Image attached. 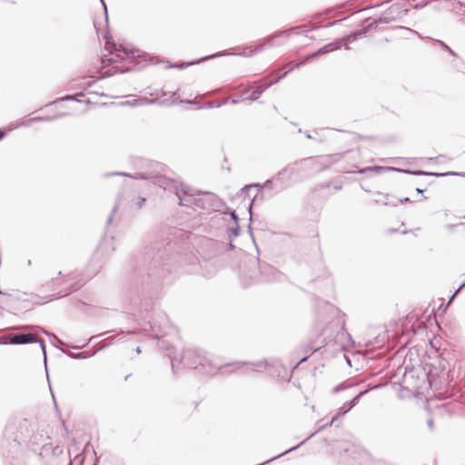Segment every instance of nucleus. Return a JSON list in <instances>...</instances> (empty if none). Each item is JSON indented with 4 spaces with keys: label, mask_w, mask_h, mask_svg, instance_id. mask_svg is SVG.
Wrapping results in <instances>:
<instances>
[{
    "label": "nucleus",
    "mask_w": 465,
    "mask_h": 465,
    "mask_svg": "<svg viewBox=\"0 0 465 465\" xmlns=\"http://www.w3.org/2000/svg\"><path fill=\"white\" fill-rule=\"evenodd\" d=\"M154 183L163 191L173 193L179 200L180 205L195 210L199 191L164 176H156Z\"/></svg>",
    "instance_id": "1"
},
{
    "label": "nucleus",
    "mask_w": 465,
    "mask_h": 465,
    "mask_svg": "<svg viewBox=\"0 0 465 465\" xmlns=\"http://www.w3.org/2000/svg\"><path fill=\"white\" fill-rule=\"evenodd\" d=\"M14 330H21V331H30L33 332L28 333H15V334H9L5 337L6 340H8V342L11 344H27V343H34V342H39L41 349L43 351L44 355L45 356V342L42 339L38 338V331H42L45 333L46 335H51L49 331L45 330L44 328L36 325H20L15 326L13 328Z\"/></svg>",
    "instance_id": "2"
},
{
    "label": "nucleus",
    "mask_w": 465,
    "mask_h": 465,
    "mask_svg": "<svg viewBox=\"0 0 465 465\" xmlns=\"http://www.w3.org/2000/svg\"><path fill=\"white\" fill-rule=\"evenodd\" d=\"M182 361L191 369H203L205 374L211 375L220 367L213 365L201 351L188 349L184 351Z\"/></svg>",
    "instance_id": "3"
},
{
    "label": "nucleus",
    "mask_w": 465,
    "mask_h": 465,
    "mask_svg": "<svg viewBox=\"0 0 465 465\" xmlns=\"http://www.w3.org/2000/svg\"><path fill=\"white\" fill-rule=\"evenodd\" d=\"M362 35V33L352 34V35H348L346 38L338 39V40H336V41H334L332 43H330V44L321 47L316 52L312 53V54L306 55L303 58L302 61H301L300 63L295 64L292 67H290L289 71H292L293 68H295V67H297V66H299L301 64H303L309 59H311L312 57H315L318 54H327V53L331 52L333 50L340 49L342 45H345L347 47L348 45L351 44L352 42H354L356 40L358 35Z\"/></svg>",
    "instance_id": "4"
},
{
    "label": "nucleus",
    "mask_w": 465,
    "mask_h": 465,
    "mask_svg": "<svg viewBox=\"0 0 465 465\" xmlns=\"http://www.w3.org/2000/svg\"><path fill=\"white\" fill-rule=\"evenodd\" d=\"M318 163L319 159L317 158L303 159L280 171L277 178L281 180L290 178L293 173L302 170L315 169L316 171H321L322 168H317Z\"/></svg>",
    "instance_id": "5"
},
{
    "label": "nucleus",
    "mask_w": 465,
    "mask_h": 465,
    "mask_svg": "<svg viewBox=\"0 0 465 465\" xmlns=\"http://www.w3.org/2000/svg\"><path fill=\"white\" fill-rule=\"evenodd\" d=\"M223 201L214 193L210 192H198V198L195 210L220 211L223 207Z\"/></svg>",
    "instance_id": "6"
},
{
    "label": "nucleus",
    "mask_w": 465,
    "mask_h": 465,
    "mask_svg": "<svg viewBox=\"0 0 465 465\" xmlns=\"http://www.w3.org/2000/svg\"><path fill=\"white\" fill-rule=\"evenodd\" d=\"M297 28H292L288 31H282L276 35L268 36L262 40L260 44H257L255 45H250L246 47L245 49L249 50L250 52L248 54H243L244 56H251L256 53L262 52L264 48L269 46H274L279 45L281 43L278 42L280 38H287L291 35V33L296 32Z\"/></svg>",
    "instance_id": "7"
},
{
    "label": "nucleus",
    "mask_w": 465,
    "mask_h": 465,
    "mask_svg": "<svg viewBox=\"0 0 465 465\" xmlns=\"http://www.w3.org/2000/svg\"><path fill=\"white\" fill-rule=\"evenodd\" d=\"M402 387L412 392H419L420 390V380L418 371L414 367H405L402 375Z\"/></svg>",
    "instance_id": "8"
},
{
    "label": "nucleus",
    "mask_w": 465,
    "mask_h": 465,
    "mask_svg": "<svg viewBox=\"0 0 465 465\" xmlns=\"http://www.w3.org/2000/svg\"><path fill=\"white\" fill-rule=\"evenodd\" d=\"M289 69L284 72L283 74L278 75L274 80H272L270 82H266V78L260 80L258 82H255V89L252 92V94L247 96V98H242V100H249V101H256L261 94L270 86L272 84L278 83L281 79H282L288 73Z\"/></svg>",
    "instance_id": "9"
},
{
    "label": "nucleus",
    "mask_w": 465,
    "mask_h": 465,
    "mask_svg": "<svg viewBox=\"0 0 465 465\" xmlns=\"http://www.w3.org/2000/svg\"><path fill=\"white\" fill-rule=\"evenodd\" d=\"M105 48L109 50V52L113 54L114 51L116 53L115 57L112 58H103L102 62L103 64H113L117 63L118 61H122L124 59V56L128 54V51L125 48H123L120 46V49H118L114 43L106 42Z\"/></svg>",
    "instance_id": "10"
},
{
    "label": "nucleus",
    "mask_w": 465,
    "mask_h": 465,
    "mask_svg": "<svg viewBox=\"0 0 465 465\" xmlns=\"http://www.w3.org/2000/svg\"><path fill=\"white\" fill-rule=\"evenodd\" d=\"M167 324H168L167 321L164 322L163 326L159 325L158 327L156 326L155 323H153V324L150 323V330L143 329V331L146 334H149L148 332L151 331L150 334L153 337L159 339L160 337H163L165 334H167V331H163V329H165L167 327Z\"/></svg>",
    "instance_id": "11"
},
{
    "label": "nucleus",
    "mask_w": 465,
    "mask_h": 465,
    "mask_svg": "<svg viewBox=\"0 0 465 465\" xmlns=\"http://www.w3.org/2000/svg\"><path fill=\"white\" fill-rule=\"evenodd\" d=\"M262 281H266V282L279 280L281 277L280 272L269 265H266L262 268Z\"/></svg>",
    "instance_id": "12"
},
{
    "label": "nucleus",
    "mask_w": 465,
    "mask_h": 465,
    "mask_svg": "<svg viewBox=\"0 0 465 465\" xmlns=\"http://www.w3.org/2000/svg\"><path fill=\"white\" fill-rule=\"evenodd\" d=\"M235 366L237 369L244 368L246 370H249L250 368L252 371H259L261 368H266L267 363L263 361H257V362H237L234 364H229L227 367Z\"/></svg>",
    "instance_id": "13"
},
{
    "label": "nucleus",
    "mask_w": 465,
    "mask_h": 465,
    "mask_svg": "<svg viewBox=\"0 0 465 465\" xmlns=\"http://www.w3.org/2000/svg\"><path fill=\"white\" fill-rule=\"evenodd\" d=\"M257 188L258 190H261L262 186L260 183H255V184H249V185H245L243 186L240 192L237 193L239 197H248L250 198V195H249V192L253 188Z\"/></svg>",
    "instance_id": "14"
},
{
    "label": "nucleus",
    "mask_w": 465,
    "mask_h": 465,
    "mask_svg": "<svg viewBox=\"0 0 465 465\" xmlns=\"http://www.w3.org/2000/svg\"><path fill=\"white\" fill-rule=\"evenodd\" d=\"M351 405L348 402H345L338 411L337 414L332 417L331 420L330 421V424L334 423V421L338 419V417L341 415H345L347 412H349L351 410Z\"/></svg>",
    "instance_id": "15"
},
{
    "label": "nucleus",
    "mask_w": 465,
    "mask_h": 465,
    "mask_svg": "<svg viewBox=\"0 0 465 465\" xmlns=\"http://www.w3.org/2000/svg\"><path fill=\"white\" fill-rule=\"evenodd\" d=\"M140 106L158 103V98L149 99L147 97L138 98Z\"/></svg>",
    "instance_id": "16"
},
{
    "label": "nucleus",
    "mask_w": 465,
    "mask_h": 465,
    "mask_svg": "<svg viewBox=\"0 0 465 465\" xmlns=\"http://www.w3.org/2000/svg\"><path fill=\"white\" fill-rule=\"evenodd\" d=\"M176 103H187V104H193L194 102L192 100H179L177 97V92H173L172 94V101L169 103V104H173Z\"/></svg>",
    "instance_id": "17"
},
{
    "label": "nucleus",
    "mask_w": 465,
    "mask_h": 465,
    "mask_svg": "<svg viewBox=\"0 0 465 465\" xmlns=\"http://www.w3.org/2000/svg\"><path fill=\"white\" fill-rule=\"evenodd\" d=\"M191 259H192L191 268H189L187 270V272L190 273L196 272L198 270V260L195 256H192Z\"/></svg>",
    "instance_id": "18"
},
{
    "label": "nucleus",
    "mask_w": 465,
    "mask_h": 465,
    "mask_svg": "<svg viewBox=\"0 0 465 465\" xmlns=\"http://www.w3.org/2000/svg\"><path fill=\"white\" fill-rule=\"evenodd\" d=\"M112 174L132 177V175L128 174L127 173H113ZM133 178H134V179H148V176L142 174V173H138L136 175H134Z\"/></svg>",
    "instance_id": "19"
},
{
    "label": "nucleus",
    "mask_w": 465,
    "mask_h": 465,
    "mask_svg": "<svg viewBox=\"0 0 465 465\" xmlns=\"http://www.w3.org/2000/svg\"><path fill=\"white\" fill-rule=\"evenodd\" d=\"M435 42L439 45H440L443 48H445V50H447L451 55L453 56H456V53L448 45H446L443 41L441 40H435Z\"/></svg>",
    "instance_id": "20"
},
{
    "label": "nucleus",
    "mask_w": 465,
    "mask_h": 465,
    "mask_svg": "<svg viewBox=\"0 0 465 465\" xmlns=\"http://www.w3.org/2000/svg\"><path fill=\"white\" fill-rule=\"evenodd\" d=\"M365 393H366V391H361L357 396H355L351 401L348 402L350 404V406L351 405V408H353L359 402L361 396Z\"/></svg>",
    "instance_id": "21"
},
{
    "label": "nucleus",
    "mask_w": 465,
    "mask_h": 465,
    "mask_svg": "<svg viewBox=\"0 0 465 465\" xmlns=\"http://www.w3.org/2000/svg\"><path fill=\"white\" fill-rule=\"evenodd\" d=\"M384 168L383 167H369V168H365V169H361L359 171V173H366L367 171H374L376 173H379L381 172V170H383Z\"/></svg>",
    "instance_id": "22"
},
{
    "label": "nucleus",
    "mask_w": 465,
    "mask_h": 465,
    "mask_svg": "<svg viewBox=\"0 0 465 465\" xmlns=\"http://www.w3.org/2000/svg\"><path fill=\"white\" fill-rule=\"evenodd\" d=\"M54 118L55 117H35V118L30 119L29 121L30 122H33V121H52Z\"/></svg>",
    "instance_id": "23"
},
{
    "label": "nucleus",
    "mask_w": 465,
    "mask_h": 465,
    "mask_svg": "<svg viewBox=\"0 0 465 465\" xmlns=\"http://www.w3.org/2000/svg\"><path fill=\"white\" fill-rule=\"evenodd\" d=\"M71 357L74 358V359H85L87 358V356L85 355L84 352H80V353H77V354H71Z\"/></svg>",
    "instance_id": "24"
},
{
    "label": "nucleus",
    "mask_w": 465,
    "mask_h": 465,
    "mask_svg": "<svg viewBox=\"0 0 465 465\" xmlns=\"http://www.w3.org/2000/svg\"><path fill=\"white\" fill-rule=\"evenodd\" d=\"M125 104L130 105V106H140L138 99H134L132 101H127Z\"/></svg>",
    "instance_id": "25"
},
{
    "label": "nucleus",
    "mask_w": 465,
    "mask_h": 465,
    "mask_svg": "<svg viewBox=\"0 0 465 465\" xmlns=\"http://www.w3.org/2000/svg\"><path fill=\"white\" fill-rule=\"evenodd\" d=\"M239 225L237 224L234 228H231V232L234 236H237L239 234Z\"/></svg>",
    "instance_id": "26"
},
{
    "label": "nucleus",
    "mask_w": 465,
    "mask_h": 465,
    "mask_svg": "<svg viewBox=\"0 0 465 465\" xmlns=\"http://www.w3.org/2000/svg\"><path fill=\"white\" fill-rule=\"evenodd\" d=\"M264 187L268 188V189H272V180H267L265 183H264Z\"/></svg>",
    "instance_id": "27"
},
{
    "label": "nucleus",
    "mask_w": 465,
    "mask_h": 465,
    "mask_svg": "<svg viewBox=\"0 0 465 465\" xmlns=\"http://www.w3.org/2000/svg\"><path fill=\"white\" fill-rule=\"evenodd\" d=\"M343 389H344V387L342 385H338V386L334 387L332 391H333L334 393H336V392H338V391H340L341 390H343Z\"/></svg>",
    "instance_id": "28"
},
{
    "label": "nucleus",
    "mask_w": 465,
    "mask_h": 465,
    "mask_svg": "<svg viewBox=\"0 0 465 465\" xmlns=\"http://www.w3.org/2000/svg\"><path fill=\"white\" fill-rule=\"evenodd\" d=\"M169 357L171 358L172 367H173V369L174 370V369H175V367H176V359H175V358H173V357L171 356V354L169 355Z\"/></svg>",
    "instance_id": "29"
},
{
    "label": "nucleus",
    "mask_w": 465,
    "mask_h": 465,
    "mask_svg": "<svg viewBox=\"0 0 465 465\" xmlns=\"http://www.w3.org/2000/svg\"><path fill=\"white\" fill-rule=\"evenodd\" d=\"M242 282H243V284H244V285H249V284L252 283V282H253V281H252V277L251 276V281H247V280H245V279L242 277Z\"/></svg>",
    "instance_id": "30"
},
{
    "label": "nucleus",
    "mask_w": 465,
    "mask_h": 465,
    "mask_svg": "<svg viewBox=\"0 0 465 465\" xmlns=\"http://www.w3.org/2000/svg\"><path fill=\"white\" fill-rule=\"evenodd\" d=\"M217 55H218V54H214V55H210V56L203 57V58L199 59V60L197 61V63H199V62H201V61H204V60L209 59V58H212V57H215V56H217Z\"/></svg>",
    "instance_id": "31"
},
{
    "label": "nucleus",
    "mask_w": 465,
    "mask_h": 465,
    "mask_svg": "<svg viewBox=\"0 0 465 465\" xmlns=\"http://www.w3.org/2000/svg\"><path fill=\"white\" fill-rule=\"evenodd\" d=\"M242 99L239 98V99H235V98H232L230 100V103L233 104H238Z\"/></svg>",
    "instance_id": "32"
},
{
    "label": "nucleus",
    "mask_w": 465,
    "mask_h": 465,
    "mask_svg": "<svg viewBox=\"0 0 465 465\" xmlns=\"http://www.w3.org/2000/svg\"><path fill=\"white\" fill-rule=\"evenodd\" d=\"M145 202V198H140L139 202H138V206L141 208L143 206V204Z\"/></svg>",
    "instance_id": "33"
},
{
    "label": "nucleus",
    "mask_w": 465,
    "mask_h": 465,
    "mask_svg": "<svg viewBox=\"0 0 465 465\" xmlns=\"http://www.w3.org/2000/svg\"><path fill=\"white\" fill-rule=\"evenodd\" d=\"M231 215H232V218L237 223L238 222V217H237V215H236L234 211L232 212Z\"/></svg>",
    "instance_id": "34"
},
{
    "label": "nucleus",
    "mask_w": 465,
    "mask_h": 465,
    "mask_svg": "<svg viewBox=\"0 0 465 465\" xmlns=\"http://www.w3.org/2000/svg\"><path fill=\"white\" fill-rule=\"evenodd\" d=\"M465 285V282L460 284V288L456 291V292L452 295V297L450 298V302L452 301V299L454 298L455 294Z\"/></svg>",
    "instance_id": "35"
},
{
    "label": "nucleus",
    "mask_w": 465,
    "mask_h": 465,
    "mask_svg": "<svg viewBox=\"0 0 465 465\" xmlns=\"http://www.w3.org/2000/svg\"><path fill=\"white\" fill-rule=\"evenodd\" d=\"M249 92V89H245L242 95L241 96V99L242 100V98H246L244 95L247 94Z\"/></svg>",
    "instance_id": "36"
},
{
    "label": "nucleus",
    "mask_w": 465,
    "mask_h": 465,
    "mask_svg": "<svg viewBox=\"0 0 465 465\" xmlns=\"http://www.w3.org/2000/svg\"><path fill=\"white\" fill-rule=\"evenodd\" d=\"M228 102H229V100H228V99H226V100H224L222 104H218L216 105V107H220V106H222L223 104H226V103H228Z\"/></svg>",
    "instance_id": "37"
},
{
    "label": "nucleus",
    "mask_w": 465,
    "mask_h": 465,
    "mask_svg": "<svg viewBox=\"0 0 465 465\" xmlns=\"http://www.w3.org/2000/svg\"><path fill=\"white\" fill-rule=\"evenodd\" d=\"M427 423H428V426H429L430 428H432V427H433V421H432L431 420H429L427 421Z\"/></svg>",
    "instance_id": "38"
},
{
    "label": "nucleus",
    "mask_w": 465,
    "mask_h": 465,
    "mask_svg": "<svg viewBox=\"0 0 465 465\" xmlns=\"http://www.w3.org/2000/svg\"><path fill=\"white\" fill-rule=\"evenodd\" d=\"M252 202H253V200ZM252 203H251L249 205V213H250L251 217H252Z\"/></svg>",
    "instance_id": "39"
},
{
    "label": "nucleus",
    "mask_w": 465,
    "mask_h": 465,
    "mask_svg": "<svg viewBox=\"0 0 465 465\" xmlns=\"http://www.w3.org/2000/svg\"><path fill=\"white\" fill-rule=\"evenodd\" d=\"M173 67L183 69V68H184V65L183 64H176V65H173Z\"/></svg>",
    "instance_id": "40"
},
{
    "label": "nucleus",
    "mask_w": 465,
    "mask_h": 465,
    "mask_svg": "<svg viewBox=\"0 0 465 465\" xmlns=\"http://www.w3.org/2000/svg\"><path fill=\"white\" fill-rule=\"evenodd\" d=\"M76 288H74V289H70L68 292H66L64 295H67L68 293L70 292H73L74 291H75Z\"/></svg>",
    "instance_id": "41"
},
{
    "label": "nucleus",
    "mask_w": 465,
    "mask_h": 465,
    "mask_svg": "<svg viewBox=\"0 0 465 465\" xmlns=\"http://www.w3.org/2000/svg\"><path fill=\"white\" fill-rule=\"evenodd\" d=\"M113 221V214L108 217L107 223H110Z\"/></svg>",
    "instance_id": "42"
},
{
    "label": "nucleus",
    "mask_w": 465,
    "mask_h": 465,
    "mask_svg": "<svg viewBox=\"0 0 465 465\" xmlns=\"http://www.w3.org/2000/svg\"><path fill=\"white\" fill-rule=\"evenodd\" d=\"M414 174H424L425 173L421 172V171H419V172H414L413 173Z\"/></svg>",
    "instance_id": "43"
},
{
    "label": "nucleus",
    "mask_w": 465,
    "mask_h": 465,
    "mask_svg": "<svg viewBox=\"0 0 465 465\" xmlns=\"http://www.w3.org/2000/svg\"><path fill=\"white\" fill-rule=\"evenodd\" d=\"M5 136V133L0 131V140Z\"/></svg>",
    "instance_id": "44"
},
{
    "label": "nucleus",
    "mask_w": 465,
    "mask_h": 465,
    "mask_svg": "<svg viewBox=\"0 0 465 465\" xmlns=\"http://www.w3.org/2000/svg\"><path fill=\"white\" fill-rule=\"evenodd\" d=\"M409 201H410V200H409V198H404V199H403V200H401V203H404V202H409Z\"/></svg>",
    "instance_id": "45"
},
{
    "label": "nucleus",
    "mask_w": 465,
    "mask_h": 465,
    "mask_svg": "<svg viewBox=\"0 0 465 465\" xmlns=\"http://www.w3.org/2000/svg\"><path fill=\"white\" fill-rule=\"evenodd\" d=\"M334 188H335L336 190H340V189L341 188V185H336Z\"/></svg>",
    "instance_id": "46"
},
{
    "label": "nucleus",
    "mask_w": 465,
    "mask_h": 465,
    "mask_svg": "<svg viewBox=\"0 0 465 465\" xmlns=\"http://www.w3.org/2000/svg\"><path fill=\"white\" fill-rule=\"evenodd\" d=\"M136 352H137V353H141V349H140V347H137V348H136Z\"/></svg>",
    "instance_id": "47"
},
{
    "label": "nucleus",
    "mask_w": 465,
    "mask_h": 465,
    "mask_svg": "<svg viewBox=\"0 0 465 465\" xmlns=\"http://www.w3.org/2000/svg\"><path fill=\"white\" fill-rule=\"evenodd\" d=\"M117 205L115 204L114 207L113 208V212L114 213L116 210H117Z\"/></svg>",
    "instance_id": "48"
},
{
    "label": "nucleus",
    "mask_w": 465,
    "mask_h": 465,
    "mask_svg": "<svg viewBox=\"0 0 465 465\" xmlns=\"http://www.w3.org/2000/svg\"><path fill=\"white\" fill-rule=\"evenodd\" d=\"M306 137H307L308 139H312V136H311V134H306Z\"/></svg>",
    "instance_id": "49"
},
{
    "label": "nucleus",
    "mask_w": 465,
    "mask_h": 465,
    "mask_svg": "<svg viewBox=\"0 0 465 465\" xmlns=\"http://www.w3.org/2000/svg\"><path fill=\"white\" fill-rule=\"evenodd\" d=\"M306 360H307V358H305V357H304V358H302V359L301 360V362L305 361Z\"/></svg>",
    "instance_id": "50"
},
{
    "label": "nucleus",
    "mask_w": 465,
    "mask_h": 465,
    "mask_svg": "<svg viewBox=\"0 0 465 465\" xmlns=\"http://www.w3.org/2000/svg\"><path fill=\"white\" fill-rule=\"evenodd\" d=\"M162 95H165L166 93H164L163 90H161Z\"/></svg>",
    "instance_id": "51"
},
{
    "label": "nucleus",
    "mask_w": 465,
    "mask_h": 465,
    "mask_svg": "<svg viewBox=\"0 0 465 465\" xmlns=\"http://www.w3.org/2000/svg\"><path fill=\"white\" fill-rule=\"evenodd\" d=\"M417 192H418V193H422L423 191L418 188V189H417Z\"/></svg>",
    "instance_id": "52"
},
{
    "label": "nucleus",
    "mask_w": 465,
    "mask_h": 465,
    "mask_svg": "<svg viewBox=\"0 0 465 465\" xmlns=\"http://www.w3.org/2000/svg\"><path fill=\"white\" fill-rule=\"evenodd\" d=\"M312 350L313 351H316L318 350V348H312Z\"/></svg>",
    "instance_id": "53"
},
{
    "label": "nucleus",
    "mask_w": 465,
    "mask_h": 465,
    "mask_svg": "<svg viewBox=\"0 0 465 465\" xmlns=\"http://www.w3.org/2000/svg\"><path fill=\"white\" fill-rule=\"evenodd\" d=\"M102 5H104V9L106 10V6H105V5H104V2H103V1H102Z\"/></svg>",
    "instance_id": "54"
},
{
    "label": "nucleus",
    "mask_w": 465,
    "mask_h": 465,
    "mask_svg": "<svg viewBox=\"0 0 465 465\" xmlns=\"http://www.w3.org/2000/svg\"><path fill=\"white\" fill-rule=\"evenodd\" d=\"M65 114H62L60 115H58L57 117H60V116H64Z\"/></svg>",
    "instance_id": "55"
}]
</instances>
